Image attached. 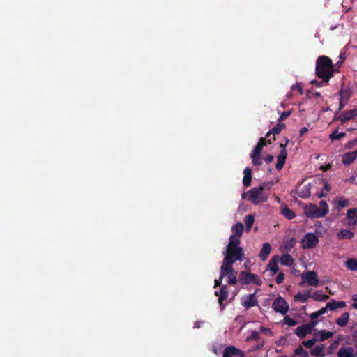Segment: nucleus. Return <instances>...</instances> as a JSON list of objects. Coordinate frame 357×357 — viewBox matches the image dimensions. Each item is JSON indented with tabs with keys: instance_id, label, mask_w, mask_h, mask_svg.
<instances>
[{
	"instance_id": "5",
	"label": "nucleus",
	"mask_w": 357,
	"mask_h": 357,
	"mask_svg": "<svg viewBox=\"0 0 357 357\" xmlns=\"http://www.w3.org/2000/svg\"><path fill=\"white\" fill-rule=\"evenodd\" d=\"M248 199L255 204L265 202L268 199V195L263 192L262 188H253L248 192Z\"/></svg>"
},
{
	"instance_id": "58",
	"label": "nucleus",
	"mask_w": 357,
	"mask_h": 357,
	"mask_svg": "<svg viewBox=\"0 0 357 357\" xmlns=\"http://www.w3.org/2000/svg\"><path fill=\"white\" fill-rule=\"evenodd\" d=\"M320 317V315H319V314L318 313V312H317V311L314 312H313V313H312V314H311V315H310V318H311V319H312V320H316V319H317L318 317Z\"/></svg>"
},
{
	"instance_id": "28",
	"label": "nucleus",
	"mask_w": 357,
	"mask_h": 357,
	"mask_svg": "<svg viewBox=\"0 0 357 357\" xmlns=\"http://www.w3.org/2000/svg\"><path fill=\"white\" fill-rule=\"evenodd\" d=\"M281 214L288 220H292L296 217V214L287 206L281 208Z\"/></svg>"
},
{
	"instance_id": "43",
	"label": "nucleus",
	"mask_w": 357,
	"mask_h": 357,
	"mask_svg": "<svg viewBox=\"0 0 357 357\" xmlns=\"http://www.w3.org/2000/svg\"><path fill=\"white\" fill-rule=\"evenodd\" d=\"M317 341V338H312L308 340H304L302 342V344L308 349H312V347L315 344L316 342Z\"/></svg>"
},
{
	"instance_id": "24",
	"label": "nucleus",
	"mask_w": 357,
	"mask_h": 357,
	"mask_svg": "<svg viewBox=\"0 0 357 357\" xmlns=\"http://www.w3.org/2000/svg\"><path fill=\"white\" fill-rule=\"evenodd\" d=\"M244 176L243 183L245 186H250L252 181V170L250 167H246L243 171Z\"/></svg>"
},
{
	"instance_id": "13",
	"label": "nucleus",
	"mask_w": 357,
	"mask_h": 357,
	"mask_svg": "<svg viewBox=\"0 0 357 357\" xmlns=\"http://www.w3.org/2000/svg\"><path fill=\"white\" fill-rule=\"evenodd\" d=\"M271 143V139H266L265 138L261 137L257 145L255 146L250 155H261L263 147Z\"/></svg>"
},
{
	"instance_id": "27",
	"label": "nucleus",
	"mask_w": 357,
	"mask_h": 357,
	"mask_svg": "<svg viewBox=\"0 0 357 357\" xmlns=\"http://www.w3.org/2000/svg\"><path fill=\"white\" fill-rule=\"evenodd\" d=\"M310 297V291H306L304 293H298L294 296V301L296 302L305 303Z\"/></svg>"
},
{
	"instance_id": "56",
	"label": "nucleus",
	"mask_w": 357,
	"mask_h": 357,
	"mask_svg": "<svg viewBox=\"0 0 357 357\" xmlns=\"http://www.w3.org/2000/svg\"><path fill=\"white\" fill-rule=\"evenodd\" d=\"M328 310V309L327 308V306L326 305L325 307L321 308L320 310H317V312L319 314V315L321 316V315L324 314L325 313H326Z\"/></svg>"
},
{
	"instance_id": "3",
	"label": "nucleus",
	"mask_w": 357,
	"mask_h": 357,
	"mask_svg": "<svg viewBox=\"0 0 357 357\" xmlns=\"http://www.w3.org/2000/svg\"><path fill=\"white\" fill-rule=\"evenodd\" d=\"M238 281L243 285L253 284L260 286L262 284L261 280L257 275L248 271H241L240 273L238 275Z\"/></svg>"
},
{
	"instance_id": "19",
	"label": "nucleus",
	"mask_w": 357,
	"mask_h": 357,
	"mask_svg": "<svg viewBox=\"0 0 357 357\" xmlns=\"http://www.w3.org/2000/svg\"><path fill=\"white\" fill-rule=\"evenodd\" d=\"M312 332L308 328L306 324H302L301 326H299L297 327L295 330V334L299 337V338H303L307 335L311 334Z\"/></svg>"
},
{
	"instance_id": "47",
	"label": "nucleus",
	"mask_w": 357,
	"mask_h": 357,
	"mask_svg": "<svg viewBox=\"0 0 357 357\" xmlns=\"http://www.w3.org/2000/svg\"><path fill=\"white\" fill-rule=\"evenodd\" d=\"M291 113V112L290 110L283 112L281 114L280 116L279 117L278 121L280 122L285 120L287 117L290 116Z\"/></svg>"
},
{
	"instance_id": "8",
	"label": "nucleus",
	"mask_w": 357,
	"mask_h": 357,
	"mask_svg": "<svg viewBox=\"0 0 357 357\" xmlns=\"http://www.w3.org/2000/svg\"><path fill=\"white\" fill-rule=\"evenodd\" d=\"M259 291L257 289L253 294H250L244 296L241 301V304L246 309L251 308L255 306H258L259 301L256 298V293Z\"/></svg>"
},
{
	"instance_id": "11",
	"label": "nucleus",
	"mask_w": 357,
	"mask_h": 357,
	"mask_svg": "<svg viewBox=\"0 0 357 357\" xmlns=\"http://www.w3.org/2000/svg\"><path fill=\"white\" fill-rule=\"evenodd\" d=\"M302 279L310 286L316 287L319 283L317 274L314 271H309L302 274Z\"/></svg>"
},
{
	"instance_id": "40",
	"label": "nucleus",
	"mask_w": 357,
	"mask_h": 357,
	"mask_svg": "<svg viewBox=\"0 0 357 357\" xmlns=\"http://www.w3.org/2000/svg\"><path fill=\"white\" fill-rule=\"evenodd\" d=\"M347 266L351 271H357V260L354 259H349L346 262Z\"/></svg>"
},
{
	"instance_id": "59",
	"label": "nucleus",
	"mask_w": 357,
	"mask_h": 357,
	"mask_svg": "<svg viewBox=\"0 0 357 357\" xmlns=\"http://www.w3.org/2000/svg\"><path fill=\"white\" fill-rule=\"evenodd\" d=\"M344 100L341 98L339 99V110H342L344 107L345 103L343 102Z\"/></svg>"
},
{
	"instance_id": "12",
	"label": "nucleus",
	"mask_w": 357,
	"mask_h": 357,
	"mask_svg": "<svg viewBox=\"0 0 357 357\" xmlns=\"http://www.w3.org/2000/svg\"><path fill=\"white\" fill-rule=\"evenodd\" d=\"M215 295L218 296V303L220 305L221 310H223L224 309L223 301H226L229 296V292L227 291V286L222 285L221 287L219 292H218V291L215 292Z\"/></svg>"
},
{
	"instance_id": "29",
	"label": "nucleus",
	"mask_w": 357,
	"mask_h": 357,
	"mask_svg": "<svg viewBox=\"0 0 357 357\" xmlns=\"http://www.w3.org/2000/svg\"><path fill=\"white\" fill-rule=\"evenodd\" d=\"M280 260V263L284 266H291L294 264V259L289 254L282 255Z\"/></svg>"
},
{
	"instance_id": "26",
	"label": "nucleus",
	"mask_w": 357,
	"mask_h": 357,
	"mask_svg": "<svg viewBox=\"0 0 357 357\" xmlns=\"http://www.w3.org/2000/svg\"><path fill=\"white\" fill-rule=\"evenodd\" d=\"M349 319V312H344L339 318L336 319L335 322L338 326L341 327H344L347 325Z\"/></svg>"
},
{
	"instance_id": "64",
	"label": "nucleus",
	"mask_w": 357,
	"mask_h": 357,
	"mask_svg": "<svg viewBox=\"0 0 357 357\" xmlns=\"http://www.w3.org/2000/svg\"><path fill=\"white\" fill-rule=\"evenodd\" d=\"M236 357H245V353L240 349V352H238V355H236Z\"/></svg>"
},
{
	"instance_id": "31",
	"label": "nucleus",
	"mask_w": 357,
	"mask_h": 357,
	"mask_svg": "<svg viewBox=\"0 0 357 357\" xmlns=\"http://www.w3.org/2000/svg\"><path fill=\"white\" fill-rule=\"evenodd\" d=\"M334 333L331 331H327L326 330H321L319 331V339L317 340L323 342L333 337Z\"/></svg>"
},
{
	"instance_id": "57",
	"label": "nucleus",
	"mask_w": 357,
	"mask_h": 357,
	"mask_svg": "<svg viewBox=\"0 0 357 357\" xmlns=\"http://www.w3.org/2000/svg\"><path fill=\"white\" fill-rule=\"evenodd\" d=\"M321 81L319 82V81H317V80H313V81L311 82V84H315L318 87L325 86L328 85V84H321Z\"/></svg>"
},
{
	"instance_id": "32",
	"label": "nucleus",
	"mask_w": 357,
	"mask_h": 357,
	"mask_svg": "<svg viewBox=\"0 0 357 357\" xmlns=\"http://www.w3.org/2000/svg\"><path fill=\"white\" fill-rule=\"evenodd\" d=\"M310 296L314 300L318 301H324L328 299V296L323 294L321 291H314Z\"/></svg>"
},
{
	"instance_id": "46",
	"label": "nucleus",
	"mask_w": 357,
	"mask_h": 357,
	"mask_svg": "<svg viewBox=\"0 0 357 357\" xmlns=\"http://www.w3.org/2000/svg\"><path fill=\"white\" fill-rule=\"evenodd\" d=\"M319 211L322 212L323 211H326V215L328 213V206L326 201L321 200L319 202Z\"/></svg>"
},
{
	"instance_id": "16",
	"label": "nucleus",
	"mask_w": 357,
	"mask_h": 357,
	"mask_svg": "<svg viewBox=\"0 0 357 357\" xmlns=\"http://www.w3.org/2000/svg\"><path fill=\"white\" fill-rule=\"evenodd\" d=\"M298 196L301 198L306 199L310 195V183L301 185L297 190Z\"/></svg>"
},
{
	"instance_id": "17",
	"label": "nucleus",
	"mask_w": 357,
	"mask_h": 357,
	"mask_svg": "<svg viewBox=\"0 0 357 357\" xmlns=\"http://www.w3.org/2000/svg\"><path fill=\"white\" fill-rule=\"evenodd\" d=\"M356 158H357V149L354 151L347 152V153H344L342 156V163L344 165H349V164L352 163L356 160Z\"/></svg>"
},
{
	"instance_id": "37",
	"label": "nucleus",
	"mask_w": 357,
	"mask_h": 357,
	"mask_svg": "<svg viewBox=\"0 0 357 357\" xmlns=\"http://www.w3.org/2000/svg\"><path fill=\"white\" fill-rule=\"evenodd\" d=\"M286 127L284 123H278L275 126L269 130V133H272L273 135L279 134Z\"/></svg>"
},
{
	"instance_id": "55",
	"label": "nucleus",
	"mask_w": 357,
	"mask_h": 357,
	"mask_svg": "<svg viewBox=\"0 0 357 357\" xmlns=\"http://www.w3.org/2000/svg\"><path fill=\"white\" fill-rule=\"evenodd\" d=\"M308 132V128L307 127H303L300 129L299 135L301 137Z\"/></svg>"
},
{
	"instance_id": "62",
	"label": "nucleus",
	"mask_w": 357,
	"mask_h": 357,
	"mask_svg": "<svg viewBox=\"0 0 357 357\" xmlns=\"http://www.w3.org/2000/svg\"><path fill=\"white\" fill-rule=\"evenodd\" d=\"M356 220L357 219H354V220H349V222H348V225L350 227H354L356 225Z\"/></svg>"
},
{
	"instance_id": "49",
	"label": "nucleus",
	"mask_w": 357,
	"mask_h": 357,
	"mask_svg": "<svg viewBox=\"0 0 357 357\" xmlns=\"http://www.w3.org/2000/svg\"><path fill=\"white\" fill-rule=\"evenodd\" d=\"M317 323H318V321L317 320L311 319V321L308 324H306V325L307 326V327L310 329V331L311 332H312L313 329L317 326Z\"/></svg>"
},
{
	"instance_id": "4",
	"label": "nucleus",
	"mask_w": 357,
	"mask_h": 357,
	"mask_svg": "<svg viewBox=\"0 0 357 357\" xmlns=\"http://www.w3.org/2000/svg\"><path fill=\"white\" fill-rule=\"evenodd\" d=\"M221 278L225 276L227 277V283L229 284L235 285L237 284V272L233 268V265L227 264L225 266V264H222L221 267Z\"/></svg>"
},
{
	"instance_id": "41",
	"label": "nucleus",
	"mask_w": 357,
	"mask_h": 357,
	"mask_svg": "<svg viewBox=\"0 0 357 357\" xmlns=\"http://www.w3.org/2000/svg\"><path fill=\"white\" fill-rule=\"evenodd\" d=\"M284 324H287L288 326H296L298 324V321L290 317L289 316H287L286 315L284 317Z\"/></svg>"
},
{
	"instance_id": "1",
	"label": "nucleus",
	"mask_w": 357,
	"mask_h": 357,
	"mask_svg": "<svg viewBox=\"0 0 357 357\" xmlns=\"http://www.w3.org/2000/svg\"><path fill=\"white\" fill-rule=\"evenodd\" d=\"M332 60L327 56H320L316 61L315 73L321 79V84H328L329 80L333 77L335 72Z\"/></svg>"
},
{
	"instance_id": "39",
	"label": "nucleus",
	"mask_w": 357,
	"mask_h": 357,
	"mask_svg": "<svg viewBox=\"0 0 357 357\" xmlns=\"http://www.w3.org/2000/svg\"><path fill=\"white\" fill-rule=\"evenodd\" d=\"M344 136V132H338L337 130H336L329 135V139L331 141L339 140Z\"/></svg>"
},
{
	"instance_id": "14",
	"label": "nucleus",
	"mask_w": 357,
	"mask_h": 357,
	"mask_svg": "<svg viewBox=\"0 0 357 357\" xmlns=\"http://www.w3.org/2000/svg\"><path fill=\"white\" fill-rule=\"evenodd\" d=\"M337 357H354L355 350L352 347H342L337 351Z\"/></svg>"
},
{
	"instance_id": "53",
	"label": "nucleus",
	"mask_w": 357,
	"mask_h": 357,
	"mask_svg": "<svg viewBox=\"0 0 357 357\" xmlns=\"http://www.w3.org/2000/svg\"><path fill=\"white\" fill-rule=\"evenodd\" d=\"M273 159L274 157L272 155H268L264 158V161L268 164L273 162Z\"/></svg>"
},
{
	"instance_id": "18",
	"label": "nucleus",
	"mask_w": 357,
	"mask_h": 357,
	"mask_svg": "<svg viewBox=\"0 0 357 357\" xmlns=\"http://www.w3.org/2000/svg\"><path fill=\"white\" fill-rule=\"evenodd\" d=\"M310 354L313 356L324 357L325 356V345L322 344L316 345L310 349Z\"/></svg>"
},
{
	"instance_id": "22",
	"label": "nucleus",
	"mask_w": 357,
	"mask_h": 357,
	"mask_svg": "<svg viewBox=\"0 0 357 357\" xmlns=\"http://www.w3.org/2000/svg\"><path fill=\"white\" fill-rule=\"evenodd\" d=\"M271 251V246L268 243H265L263 244V247L261 250L260 251V253L259 255V258L262 261H265L268 255H270Z\"/></svg>"
},
{
	"instance_id": "61",
	"label": "nucleus",
	"mask_w": 357,
	"mask_h": 357,
	"mask_svg": "<svg viewBox=\"0 0 357 357\" xmlns=\"http://www.w3.org/2000/svg\"><path fill=\"white\" fill-rule=\"evenodd\" d=\"M342 339V335H340V336L338 337V339H337V340H335V342L331 344V346H332L333 347H335L336 346H337V345L340 344V340H341Z\"/></svg>"
},
{
	"instance_id": "30",
	"label": "nucleus",
	"mask_w": 357,
	"mask_h": 357,
	"mask_svg": "<svg viewBox=\"0 0 357 357\" xmlns=\"http://www.w3.org/2000/svg\"><path fill=\"white\" fill-rule=\"evenodd\" d=\"M243 229L244 225L241 222H238L235 224L231 228V230L234 233L233 235L238 237H241L242 236Z\"/></svg>"
},
{
	"instance_id": "42",
	"label": "nucleus",
	"mask_w": 357,
	"mask_h": 357,
	"mask_svg": "<svg viewBox=\"0 0 357 357\" xmlns=\"http://www.w3.org/2000/svg\"><path fill=\"white\" fill-rule=\"evenodd\" d=\"M356 215H357V208H350L347 211V218L349 220H354L356 219Z\"/></svg>"
},
{
	"instance_id": "54",
	"label": "nucleus",
	"mask_w": 357,
	"mask_h": 357,
	"mask_svg": "<svg viewBox=\"0 0 357 357\" xmlns=\"http://www.w3.org/2000/svg\"><path fill=\"white\" fill-rule=\"evenodd\" d=\"M222 278H221V272L220 273V278L218 279L215 280V287H219L221 285Z\"/></svg>"
},
{
	"instance_id": "48",
	"label": "nucleus",
	"mask_w": 357,
	"mask_h": 357,
	"mask_svg": "<svg viewBox=\"0 0 357 357\" xmlns=\"http://www.w3.org/2000/svg\"><path fill=\"white\" fill-rule=\"evenodd\" d=\"M284 280V273L280 272L278 274L276 279H275V282L277 284H280L283 282Z\"/></svg>"
},
{
	"instance_id": "50",
	"label": "nucleus",
	"mask_w": 357,
	"mask_h": 357,
	"mask_svg": "<svg viewBox=\"0 0 357 357\" xmlns=\"http://www.w3.org/2000/svg\"><path fill=\"white\" fill-rule=\"evenodd\" d=\"M291 89L293 91H298V92L300 93V94H303V88L302 86L298 84H296L295 85H293L292 87H291Z\"/></svg>"
},
{
	"instance_id": "38",
	"label": "nucleus",
	"mask_w": 357,
	"mask_h": 357,
	"mask_svg": "<svg viewBox=\"0 0 357 357\" xmlns=\"http://www.w3.org/2000/svg\"><path fill=\"white\" fill-rule=\"evenodd\" d=\"M295 355L299 356L300 357H309L310 353L305 351L302 346H299L294 350Z\"/></svg>"
},
{
	"instance_id": "36",
	"label": "nucleus",
	"mask_w": 357,
	"mask_h": 357,
	"mask_svg": "<svg viewBox=\"0 0 357 357\" xmlns=\"http://www.w3.org/2000/svg\"><path fill=\"white\" fill-rule=\"evenodd\" d=\"M349 205V202L348 199H346L343 197H340L336 202L335 208L337 210H340L344 207H347Z\"/></svg>"
},
{
	"instance_id": "9",
	"label": "nucleus",
	"mask_w": 357,
	"mask_h": 357,
	"mask_svg": "<svg viewBox=\"0 0 357 357\" xmlns=\"http://www.w3.org/2000/svg\"><path fill=\"white\" fill-rule=\"evenodd\" d=\"M288 143L289 140L287 139L285 144H280V147L282 148V149L279 155L277 156V163L275 165V167L278 171L281 170L283 168L286 159L287 158V151L286 147Z\"/></svg>"
},
{
	"instance_id": "25",
	"label": "nucleus",
	"mask_w": 357,
	"mask_h": 357,
	"mask_svg": "<svg viewBox=\"0 0 357 357\" xmlns=\"http://www.w3.org/2000/svg\"><path fill=\"white\" fill-rule=\"evenodd\" d=\"M337 237L338 239H351L354 237V233L347 229H341Z\"/></svg>"
},
{
	"instance_id": "2",
	"label": "nucleus",
	"mask_w": 357,
	"mask_h": 357,
	"mask_svg": "<svg viewBox=\"0 0 357 357\" xmlns=\"http://www.w3.org/2000/svg\"><path fill=\"white\" fill-rule=\"evenodd\" d=\"M225 257L222 264L225 266L227 264L233 265L236 261H243L244 257V251L242 248L227 247V250L224 253Z\"/></svg>"
},
{
	"instance_id": "33",
	"label": "nucleus",
	"mask_w": 357,
	"mask_h": 357,
	"mask_svg": "<svg viewBox=\"0 0 357 357\" xmlns=\"http://www.w3.org/2000/svg\"><path fill=\"white\" fill-rule=\"evenodd\" d=\"M340 98L347 101L352 95V92L349 89H343L342 88L339 91Z\"/></svg>"
},
{
	"instance_id": "51",
	"label": "nucleus",
	"mask_w": 357,
	"mask_h": 357,
	"mask_svg": "<svg viewBox=\"0 0 357 357\" xmlns=\"http://www.w3.org/2000/svg\"><path fill=\"white\" fill-rule=\"evenodd\" d=\"M272 183H263L258 188H262L263 192L266 190H269L271 189Z\"/></svg>"
},
{
	"instance_id": "60",
	"label": "nucleus",
	"mask_w": 357,
	"mask_h": 357,
	"mask_svg": "<svg viewBox=\"0 0 357 357\" xmlns=\"http://www.w3.org/2000/svg\"><path fill=\"white\" fill-rule=\"evenodd\" d=\"M353 300L354 303L352 304V307L355 309H357V294H354L353 296Z\"/></svg>"
},
{
	"instance_id": "20",
	"label": "nucleus",
	"mask_w": 357,
	"mask_h": 357,
	"mask_svg": "<svg viewBox=\"0 0 357 357\" xmlns=\"http://www.w3.org/2000/svg\"><path fill=\"white\" fill-rule=\"evenodd\" d=\"M278 261L279 257L275 255L271 259L268 264L267 269L270 270L273 273V275L275 274L279 270Z\"/></svg>"
},
{
	"instance_id": "7",
	"label": "nucleus",
	"mask_w": 357,
	"mask_h": 357,
	"mask_svg": "<svg viewBox=\"0 0 357 357\" xmlns=\"http://www.w3.org/2000/svg\"><path fill=\"white\" fill-rule=\"evenodd\" d=\"M305 215L310 218H321L326 215V211L321 212L317 205L309 204L304 208Z\"/></svg>"
},
{
	"instance_id": "10",
	"label": "nucleus",
	"mask_w": 357,
	"mask_h": 357,
	"mask_svg": "<svg viewBox=\"0 0 357 357\" xmlns=\"http://www.w3.org/2000/svg\"><path fill=\"white\" fill-rule=\"evenodd\" d=\"M304 249H312L317 246L319 243L318 237L313 233H307L302 241Z\"/></svg>"
},
{
	"instance_id": "6",
	"label": "nucleus",
	"mask_w": 357,
	"mask_h": 357,
	"mask_svg": "<svg viewBox=\"0 0 357 357\" xmlns=\"http://www.w3.org/2000/svg\"><path fill=\"white\" fill-rule=\"evenodd\" d=\"M272 308L276 312L285 315L289 310V306L284 298L279 296L273 302Z\"/></svg>"
},
{
	"instance_id": "44",
	"label": "nucleus",
	"mask_w": 357,
	"mask_h": 357,
	"mask_svg": "<svg viewBox=\"0 0 357 357\" xmlns=\"http://www.w3.org/2000/svg\"><path fill=\"white\" fill-rule=\"evenodd\" d=\"M250 158L255 166H260L262 164L261 155H250Z\"/></svg>"
},
{
	"instance_id": "15",
	"label": "nucleus",
	"mask_w": 357,
	"mask_h": 357,
	"mask_svg": "<svg viewBox=\"0 0 357 357\" xmlns=\"http://www.w3.org/2000/svg\"><path fill=\"white\" fill-rule=\"evenodd\" d=\"M357 117V108L342 112L338 117L342 122H346Z\"/></svg>"
},
{
	"instance_id": "21",
	"label": "nucleus",
	"mask_w": 357,
	"mask_h": 357,
	"mask_svg": "<svg viewBox=\"0 0 357 357\" xmlns=\"http://www.w3.org/2000/svg\"><path fill=\"white\" fill-rule=\"evenodd\" d=\"M240 352V349L234 346L227 347L223 351L222 357H236Z\"/></svg>"
},
{
	"instance_id": "35",
	"label": "nucleus",
	"mask_w": 357,
	"mask_h": 357,
	"mask_svg": "<svg viewBox=\"0 0 357 357\" xmlns=\"http://www.w3.org/2000/svg\"><path fill=\"white\" fill-rule=\"evenodd\" d=\"M240 237L236 236L234 235H231L229 237V242L227 245V247H235V248H240Z\"/></svg>"
},
{
	"instance_id": "52",
	"label": "nucleus",
	"mask_w": 357,
	"mask_h": 357,
	"mask_svg": "<svg viewBox=\"0 0 357 357\" xmlns=\"http://www.w3.org/2000/svg\"><path fill=\"white\" fill-rule=\"evenodd\" d=\"M331 190V187L328 181L326 180L324 181V186H323V190H325L326 192H329Z\"/></svg>"
},
{
	"instance_id": "34",
	"label": "nucleus",
	"mask_w": 357,
	"mask_h": 357,
	"mask_svg": "<svg viewBox=\"0 0 357 357\" xmlns=\"http://www.w3.org/2000/svg\"><path fill=\"white\" fill-rule=\"evenodd\" d=\"M255 221V216L252 215H248L245 217L244 222L246 227V231L249 232Z\"/></svg>"
},
{
	"instance_id": "45",
	"label": "nucleus",
	"mask_w": 357,
	"mask_h": 357,
	"mask_svg": "<svg viewBox=\"0 0 357 357\" xmlns=\"http://www.w3.org/2000/svg\"><path fill=\"white\" fill-rule=\"evenodd\" d=\"M255 340L256 341H259L260 340V336H259V334L257 331H252L251 334L248 336L247 337V341H250V340Z\"/></svg>"
},
{
	"instance_id": "23",
	"label": "nucleus",
	"mask_w": 357,
	"mask_h": 357,
	"mask_svg": "<svg viewBox=\"0 0 357 357\" xmlns=\"http://www.w3.org/2000/svg\"><path fill=\"white\" fill-rule=\"evenodd\" d=\"M327 308L330 310H335L337 308H344L346 307V303L344 301H337L335 300H331L326 304Z\"/></svg>"
},
{
	"instance_id": "63",
	"label": "nucleus",
	"mask_w": 357,
	"mask_h": 357,
	"mask_svg": "<svg viewBox=\"0 0 357 357\" xmlns=\"http://www.w3.org/2000/svg\"><path fill=\"white\" fill-rule=\"evenodd\" d=\"M331 165L330 164H327L326 166H321V169L323 171H326V170L331 169Z\"/></svg>"
}]
</instances>
